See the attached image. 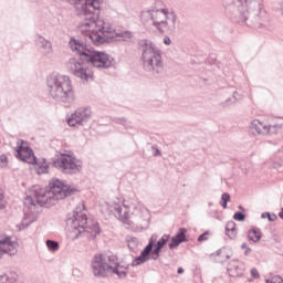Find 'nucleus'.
Instances as JSON below:
<instances>
[{"label":"nucleus","mask_w":283,"mask_h":283,"mask_svg":"<svg viewBox=\"0 0 283 283\" xmlns=\"http://www.w3.org/2000/svg\"><path fill=\"white\" fill-rule=\"evenodd\" d=\"M76 193H78V189L67 185L65 181L59 178L51 179L46 191L40 190V192H34V198H32V196L25 198L22 227L25 229L30 227L32 222H36V205L50 209V207L56 205L57 200L72 198V196H76Z\"/></svg>","instance_id":"1"},{"label":"nucleus","mask_w":283,"mask_h":283,"mask_svg":"<svg viewBox=\"0 0 283 283\" xmlns=\"http://www.w3.org/2000/svg\"><path fill=\"white\" fill-rule=\"evenodd\" d=\"M69 45L72 52H75L78 56L74 62L72 72L82 81H90V78H94V72L90 69V65L97 70H109L112 66L114 61L112 55L103 51H96L92 45L76 40V38H71Z\"/></svg>","instance_id":"2"},{"label":"nucleus","mask_w":283,"mask_h":283,"mask_svg":"<svg viewBox=\"0 0 283 283\" xmlns=\"http://www.w3.org/2000/svg\"><path fill=\"white\" fill-rule=\"evenodd\" d=\"M15 158L29 165H38L39 169H41V174H48L50 167H55V169H59L62 174H69L70 176L78 174V171L83 169V163H81V160L65 153L56 154L51 158L50 163H48L45 158L39 161L34 155V150H32L23 139H20L15 147Z\"/></svg>","instance_id":"3"},{"label":"nucleus","mask_w":283,"mask_h":283,"mask_svg":"<svg viewBox=\"0 0 283 283\" xmlns=\"http://www.w3.org/2000/svg\"><path fill=\"white\" fill-rule=\"evenodd\" d=\"M222 6L228 17L234 23H244L245 25H251L252 23L255 28H262V23L260 22L262 4L256 0L250 2L247 0H223Z\"/></svg>","instance_id":"4"},{"label":"nucleus","mask_w":283,"mask_h":283,"mask_svg":"<svg viewBox=\"0 0 283 283\" xmlns=\"http://www.w3.org/2000/svg\"><path fill=\"white\" fill-rule=\"evenodd\" d=\"M142 52V63L145 72H151L154 78H165V62H163V51L151 40L143 39L137 43Z\"/></svg>","instance_id":"5"},{"label":"nucleus","mask_w":283,"mask_h":283,"mask_svg":"<svg viewBox=\"0 0 283 283\" xmlns=\"http://www.w3.org/2000/svg\"><path fill=\"white\" fill-rule=\"evenodd\" d=\"M49 96L56 103H63L64 107H70L75 101L72 80L67 75L53 73L46 77Z\"/></svg>","instance_id":"6"},{"label":"nucleus","mask_w":283,"mask_h":283,"mask_svg":"<svg viewBox=\"0 0 283 283\" xmlns=\"http://www.w3.org/2000/svg\"><path fill=\"white\" fill-rule=\"evenodd\" d=\"M66 224H69L75 233V239L82 235V233H91V240H96L97 235H101V226L98 221L88 219L87 214L81 212V208H75L72 216H67Z\"/></svg>","instance_id":"7"},{"label":"nucleus","mask_w":283,"mask_h":283,"mask_svg":"<svg viewBox=\"0 0 283 283\" xmlns=\"http://www.w3.org/2000/svg\"><path fill=\"white\" fill-rule=\"evenodd\" d=\"M71 6H81L82 14L84 15V25L90 28L98 25V14H101V0H66Z\"/></svg>","instance_id":"8"},{"label":"nucleus","mask_w":283,"mask_h":283,"mask_svg":"<svg viewBox=\"0 0 283 283\" xmlns=\"http://www.w3.org/2000/svg\"><path fill=\"white\" fill-rule=\"evenodd\" d=\"M92 273L95 277H107L112 264H107V259L103 254H95L91 262Z\"/></svg>","instance_id":"9"},{"label":"nucleus","mask_w":283,"mask_h":283,"mask_svg":"<svg viewBox=\"0 0 283 283\" xmlns=\"http://www.w3.org/2000/svg\"><path fill=\"white\" fill-rule=\"evenodd\" d=\"M90 120H92V108H77L74 114L67 118V125L70 127H76V125L84 127V125H87Z\"/></svg>","instance_id":"10"},{"label":"nucleus","mask_w":283,"mask_h":283,"mask_svg":"<svg viewBox=\"0 0 283 283\" xmlns=\"http://www.w3.org/2000/svg\"><path fill=\"white\" fill-rule=\"evenodd\" d=\"M169 10L167 9H150L148 11L150 19L153 21L154 28L160 32V34H165V29H163V23H165V19H167Z\"/></svg>","instance_id":"11"},{"label":"nucleus","mask_w":283,"mask_h":283,"mask_svg":"<svg viewBox=\"0 0 283 283\" xmlns=\"http://www.w3.org/2000/svg\"><path fill=\"white\" fill-rule=\"evenodd\" d=\"M19 243L12 241V237H6L0 240V260L3 255H17Z\"/></svg>","instance_id":"12"},{"label":"nucleus","mask_w":283,"mask_h":283,"mask_svg":"<svg viewBox=\"0 0 283 283\" xmlns=\"http://www.w3.org/2000/svg\"><path fill=\"white\" fill-rule=\"evenodd\" d=\"M159 258L160 256L153 252V250H148L147 252L146 250H142L140 254L133 260L132 266H140V264H145V262H149V260L156 261Z\"/></svg>","instance_id":"13"},{"label":"nucleus","mask_w":283,"mask_h":283,"mask_svg":"<svg viewBox=\"0 0 283 283\" xmlns=\"http://www.w3.org/2000/svg\"><path fill=\"white\" fill-rule=\"evenodd\" d=\"M182 242H188L186 228H179L177 234L170 239L168 247L170 251H174V249H178Z\"/></svg>","instance_id":"14"},{"label":"nucleus","mask_w":283,"mask_h":283,"mask_svg":"<svg viewBox=\"0 0 283 283\" xmlns=\"http://www.w3.org/2000/svg\"><path fill=\"white\" fill-rule=\"evenodd\" d=\"M164 32H175L176 31V13L169 12L166 14L164 23L161 24Z\"/></svg>","instance_id":"15"},{"label":"nucleus","mask_w":283,"mask_h":283,"mask_svg":"<svg viewBox=\"0 0 283 283\" xmlns=\"http://www.w3.org/2000/svg\"><path fill=\"white\" fill-rule=\"evenodd\" d=\"M35 43L41 54H43V56H48V54H52V42H50L42 35H39L38 39L35 40Z\"/></svg>","instance_id":"16"},{"label":"nucleus","mask_w":283,"mask_h":283,"mask_svg":"<svg viewBox=\"0 0 283 283\" xmlns=\"http://www.w3.org/2000/svg\"><path fill=\"white\" fill-rule=\"evenodd\" d=\"M266 124L260 122L259 119H253L249 125V132L252 136H260V134H265Z\"/></svg>","instance_id":"17"},{"label":"nucleus","mask_w":283,"mask_h":283,"mask_svg":"<svg viewBox=\"0 0 283 283\" xmlns=\"http://www.w3.org/2000/svg\"><path fill=\"white\" fill-rule=\"evenodd\" d=\"M237 260H233L227 272L229 273L230 277H242L244 275V265H235Z\"/></svg>","instance_id":"18"},{"label":"nucleus","mask_w":283,"mask_h":283,"mask_svg":"<svg viewBox=\"0 0 283 283\" xmlns=\"http://www.w3.org/2000/svg\"><path fill=\"white\" fill-rule=\"evenodd\" d=\"M130 207L133 209L130 216H135L139 220H145V216H148L147 209L143 208L140 203H132Z\"/></svg>","instance_id":"19"},{"label":"nucleus","mask_w":283,"mask_h":283,"mask_svg":"<svg viewBox=\"0 0 283 283\" xmlns=\"http://www.w3.org/2000/svg\"><path fill=\"white\" fill-rule=\"evenodd\" d=\"M248 239L254 243L260 242L262 240V231L260 228L252 227L248 232Z\"/></svg>","instance_id":"20"},{"label":"nucleus","mask_w":283,"mask_h":283,"mask_svg":"<svg viewBox=\"0 0 283 283\" xmlns=\"http://www.w3.org/2000/svg\"><path fill=\"white\" fill-rule=\"evenodd\" d=\"M226 235H228V238H230V240H234L235 235H238V229L235 228V221L227 222Z\"/></svg>","instance_id":"21"},{"label":"nucleus","mask_w":283,"mask_h":283,"mask_svg":"<svg viewBox=\"0 0 283 283\" xmlns=\"http://www.w3.org/2000/svg\"><path fill=\"white\" fill-rule=\"evenodd\" d=\"M90 40L96 46L103 45V43H107V39H105V36L101 35L99 33H91Z\"/></svg>","instance_id":"22"},{"label":"nucleus","mask_w":283,"mask_h":283,"mask_svg":"<svg viewBox=\"0 0 283 283\" xmlns=\"http://www.w3.org/2000/svg\"><path fill=\"white\" fill-rule=\"evenodd\" d=\"M112 273H115V275H117L119 277V280H125V277H127V271L125 270H120V264H116L115 266L112 265L111 270Z\"/></svg>","instance_id":"23"},{"label":"nucleus","mask_w":283,"mask_h":283,"mask_svg":"<svg viewBox=\"0 0 283 283\" xmlns=\"http://www.w3.org/2000/svg\"><path fill=\"white\" fill-rule=\"evenodd\" d=\"M17 282V274L11 272L10 274L0 275V283H14Z\"/></svg>","instance_id":"24"},{"label":"nucleus","mask_w":283,"mask_h":283,"mask_svg":"<svg viewBox=\"0 0 283 283\" xmlns=\"http://www.w3.org/2000/svg\"><path fill=\"white\" fill-rule=\"evenodd\" d=\"M127 247L130 251H134L135 249H138V238L127 235L126 237Z\"/></svg>","instance_id":"25"},{"label":"nucleus","mask_w":283,"mask_h":283,"mask_svg":"<svg viewBox=\"0 0 283 283\" xmlns=\"http://www.w3.org/2000/svg\"><path fill=\"white\" fill-rule=\"evenodd\" d=\"M157 240H158V234H153L148 241V244L144 248V250H146V252L153 251L158 242Z\"/></svg>","instance_id":"26"},{"label":"nucleus","mask_w":283,"mask_h":283,"mask_svg":"<svg viewBox=\"0 0 283 283\" xmlns=\"http://www.w3.org/2000/svg\"><path fill=\"white\" fill-rule=\"evenodd\" d=\"M45 244H46L49 251H51L53 253L59 251V249L61 247L59 241H54V240H50V239L46 240Z\"/></svg>","instance_id":"27"},{"label":"nucleus","mask_w":283,"mask_h":283,"mask_svg":"<svg viewBox=\"0 0 283 283\" xmlns=\"http://www.w3.org/2000/svg\"><path fill=\"white\" fill-rule=\"evenodd\" d=\"M171 235L170 234H164L156 243L155 247L159 249H165L167 247V242H169Z\"/></svg>","instance_id":"28"},{"label":"nucleus","mask_w":283,"mask_h":283,"mask_svg":"<svg viewBox=\"0 0 283 283\" xmlns=\"http://www.w3.org/2000/svg\"><path fill=\"white\" fill-rule=\"evenodd\" d=\"M277 129H282V126H280L279 124H276V125H265L264 134H269L270 136H273V134H277Z\"/></svg>","instance_id":"29"},{"label":"nucleus","mask_w":283,"mask_h":283,"mask_svg":"<svg viewBox=\"0 0 283 283\" xmlns=\"http://www.w3.org/2000/svg\"><path fill=\"white\" fill-rule=\"evenodd\" d=\"M217 255H219L221 258H226V260H230L231 259V250L227 247H223L217 251Z\"/></svg>","instance_id":"30"},{"label":"nucleus","mask_w":283,"mask_h":283,"mask_svg":"<svg viewBox=\"0 0 283 283\" xmlns=\"http://www.w3.org/2000/svg\"><path fill=\"white\" fill-rule=\"evenodd\" d=\"M237 94H238V92L234 91V93H233L234 101L231 102V97H229L227 101L221 103V106H223V107H231V105H235V101H238V97H235Z\"/></svg>","instance_id":"31"},{"label":"nucleus","mask_w":283,"mask_h":283,"mask_svg":"<svg viewBox=\"0 0 283 283\" xmlns=\"http://www.w3.org/2000/svg\"><path fill=\"white\" fill-rule=\"evenodd\" d=\"M233 220H237V222H244L247 220V214L242 211H237L233 214Z\"/></svg>","instance_id":"32"},{"label":"nucleus","mask_w":283,"mask_h":283,"mask_svg":"<svg viewBox=\"0 0 283 283\" xmlns=\"http://www.w3.org/2000/svg\"><path fill=\"white\" fill-rule=\"evenodd\" d=\"M261 218H263V219L268 218L269 222H275V220H277V214H275V213L271 214L270 212H263L261 214Z\"/></svg>","instance_id":"33"},{"label":"nucleus","mask_w":283,"mask_h":283,"mask_svg":"<svg viewBox=\"0 0 283 283\" xmlns=\"http://www.w3.org/2000/svg\"><path fill=\"white\" fill-rule=\"evenodd\" d=\"M8 155L2 154L0 155V169H6L8 167Z\"/></svg>","instance_id":"34"},{"label":"nucleus","mask_w":283,"mask_h":283,"mask_svg":"<svg viewBox=\"0 0 283 283\" xmlns=\"http://www.w3.org/2000/svg\"><path fill=\"white\" fill-rule=\"evenodd\" d=\"M117 36H122V39H132L134 34L132 33V31H124V32L117 33Z\"/></svg>","instance_id":"35"},{"label":"nucleus","mask_w":283,"mask_h":283,"mask_svg":"<svg viewBox=\"0 0 283 283\" xmlns=\"http://www.w3.org/2000/svg\"><path fill=\"white\" fill-rule=\"evenodd\" d=\"M209 235V230L205 231L203 233H201L199 237H198V242H207L208 240V237Z\"/></svg>","instance_id":"36"},{"label":"nucleus","mask_w":283,"mask_h":283,"mask_svg":"<svg viewBox=\"0 0 283 283\" xmlns=\"http://www.w3.org/2000/svg\"><path fill=\"white\" fill-rule=\"evenodd\" d=\"M113 123H116L117 125H125V123H127V119L125 117H115L113 119Z\"/></svg>","instance_id":"37"},{"label":"nucleus","mask_w":283,"mask_h":283,"mask_svg":"<svg viewBox=\"0 0 283 283\" xmlns=\"http://www.w3.org/2000/svg\"><path fill=\"white\" fill-rule=\"evenodd\" d=\"M231 201V195L229 192H224L221 196V202H230Z\"/></svg>","instance_id":"38"},{"label":"nucleus","mask_w":283,"mask_h":283,"mask_svg":"<svg viewBox=\"0 0 283 283\" xmlns=\"http://www.w3.org/2000/svg\"><path fill=\"white\" fill-rule=\"evenodd\" d=\"M107 264H111V266H116V264H120V263H118L116 256H108Z\"/></svg>","instance_id":"39"},{"label":"nucleus","mask_w":283,"mask_h":283,"mask_svg":"<svg viewBox=\"0 0 283 283\" xmlns=\"http://www.w3.org/2000/svg\"><path fill=\"white\" fill-rule=\"evenodd\" d=\"M241 249H245L244 255H249L253 251L251 248H249V243H242Z\"/></svg>","instance_id":"40"},{"label":"nucleus","mask_w":283,"mask_h":283,"mask_svg":"<svg viewBox=\"0 0 283 283\" xmlns=\"http://www.w3.org/2000/svg\"><path fill=\"white\" fill-rule=\"evenodd\" d=\"M129 218V211L125 210L124 212H122V217H119V219L122 220V222H127V219Z\"/></svg>","instance_id":"41"},{"label":"nucleus","mask_w":283,"mask_h":283,"mask_svg":"<svg viewBox=\"0 0 283 283\" xmlns=\"http://www.w3.org/2000/svg\"><path fill=\"white\" fill-rule=\"evenodd\" d=\"M3 190L0 188V209H6V203L3 202Z\"/></svg>","instance_id":"42"},{"label":"nucleus","mask_w":283,"mask_h":283,"mask_svg":"<svg viewBox=\"0 0 283 283\" xmlns=\"http://www.w3.org/2000/svg\"><path fill=\"white\" fill-rule=\"evenodd\" d=\"M251 275L254 277V280L260 279V272H258V269L255 268L251 269Z\"/></svg>","instance_id":"43"},{"label":"nucleus","mask_w":283,"mask_h":283,"mask_svg":"<svg viewBox=\"0 0 283 283\" xmlns=\"http://www.w3.org/2000/svg\"><path fill=\"white\" fill-rule=\"evenodd\" d=\"M151 151H153V156H160V149H158V147H156V145L151 146Z\"/></svg>","instance_id":"44"},{"label":"nucleus","mask_w":283,"mask_h":283,"mask_svg":"<svg viewBox=\"0 0 283 283\" xmlns=\"http://www.w3.org/2000/svg\"><path fill=\"white\" fill-rule=\"evenodd\" d=\"M115 213L118 216V218H123V208H120V206H116Z\"/></svg>","instance_id":"45"},{"label":"nucleus","mask_w":283,"mask_h":283,"mask_svg":"<svg viewBox=\"0 0 283 283\" xmlns=\"http://www.w3.org/2000/svg\"><path fill=\"white\" fill-rule=\"evenodd\" d=\"M153 253H155V255H158L160 258V253H163V248H158L157 245H155L153 248Z\"/></svg>","instance_id":"46"},{"label":"nucleus","mask_w":283,"mask_h":283,"mask_svg":"<svg viewBox=\"0 0 283 283\" xmlns=\"http://www.w3.org/2000/svg\"><path fill=\"white\" fill-rule=\"evenodd\" d=\"M273 282H275V283H283V279H282V276H280V275H274V276H272V279H271Z\"/></svg>","instance_id":"47"},{"label":"nucleus","mask_w":283,"mask_h":283,"mask_svg":"<svg viewBox=\"0 0 283 283\" xmlns=\"http://www.w3.org/2000/svg\"><path fill=\"white\" fill-rule=\"evenodd\" d=\"M165 45H171V39L169 36L164 38Z\"/></svg>","instance_id":"48"},{"label":"nucleus","mask_w":283,"mask_h":283,"mask_svg":"<svg viewBox=\"0 0 283 283\" xmlns=\"http://www.w3.org/2000/svg\"><path fill=\"white\" fill-rule=\"evenodd\" d=\"M177 273H178V275H182V273H185V269L178 268Z\"/></svg>","instance_id":"49"},{"label":"nucleus","mask_w":283,"mask_h":283,"mask_svg":"<svg viewBox=\"0 0 283 283\" xmlns=\"http://www.w3.org/2000/svg\"><path fill=\"white\" fill-rule=\"evenodd\" d=\"M229 202H227V201H221L220 202V205H221V207L223 208V209H227V205H228Z\"/></svg>","instance_id":"50"},{"label":"nucleus","mask_w":283,"mask_h":283,"mask_svg":"<svg viewBox=\"0 0 283 283\" xmlns=\"http://www.w3.org/2000/svg\"><path fill=\"white\" fill-rule=\"evenodd\" d=\"M279 218H281V220H283V208H282L281 211L279 212Z\"/></svg>","instance_id":"51"},{"label":"nucleus","mask_w":283,"mask_h":283,"mask_svg":"<svg viewBox=\"0 0 283 283\" xmlns=\"http://www.w3.org/2000/svg\"><path fill=\"white\" fill-rule=\"evenodd\" d=\"M240 211H244V207L239 206Z\"/></svg>","instance_id":"52"},{"label":"nucleus","mask_w":283,"mask_h":283,"mask_svg":"<svg viewBox=\"0 0 283 283\" xmlns=\"http://www.w3.org/2000/svg\"><path fill=\"white\" fill-rule=\"evenodd\" d=\"M119 269H123V265L119 264Z\"/></svg>","instance_id":"53"}]
</instances>
